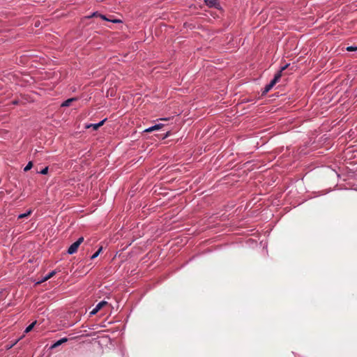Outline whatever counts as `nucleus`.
I'll list each match as a JSON object with an SVG mask.
<instances>
[{"instance_id": "nucleus-1", "label": "nucleus", "mask_w": 357, "mask_h": 357, "mask_svg": "<svg viewBox=\"0 0 357 357\" xmlns=\"http://www.w3.org/2000/svg\"><path fill=\"white\" fill-rule=\"evenodd\" d=\"M288 66H289V64H286L285 66L282 67L280 70L278 71L275 75L274 78L271 81V82L268 84H267L265 86L264 90L262 92V95L267 93L280 81V79L282 77V71L284 70L285 69H287Z\"/></svg>"}, {"instance_id": "nucleus-2", "label": "nucleus", "mask_w": 357, "mask_h": 357, "mask_svg": "<svg viewBox=\"0 0 357 357\" xmlns=\"http://www.w3.org/2000/svg\"><path fill=\"white\" fill-rule=\"evenodd\" d=\"M84 241V238L80 237L79 238L75 243H73L68 248V253L70 255H73L75 253L79 246L81 245V243Z\"/></svg>"}, {"instance_id": "nucleus-3", "label": "nucleus", "mask_w": 357, "mask_h": 357, "mask_svg": "<svg viewBox=\"0 0 357 357\" xmlns=\"http://www.w3.org/2000/svg\"><path fill=\"white\" fill-rule=\"evenodd\" d=\"M106 121V119L101 121L100 122H99L98 123H95V124H90L89 126H86L87 128H93V129L94 130H98L100 127H101L104 123Z\"/></svg>"}, {"instance_id": "nucleus-4", "label": "nucleus", "mask_w": 357, "mask_h": 357, "mask_svg": "<svg viewBox=\"0 0 357 357\" xmlns=\"http://www.w3.org/2000/svg\"><path fill=\"white\" fill-rule=\"evenodd\" d=\"M162 126H163V125L161 124V123L156 124V125H155L153 126H151V127L146 129L144 131L146 132H151L153 131L160 130Z\"/></svg>"}, {"instance_id": "nucleus-5", "label": "nucleus", "mask_w": 357, "mask_h": 357, "mask_svg": "<svg viewBox=\"0 0 357 357\" xmlns=\"http://www.w3.org/2000/svg\"><path fill=\"white\" fill-rule=\"evenodd\" d=\"M55 274H56V271H52V272L48 273L46 276H45L40 281L38 282L37 284H40L42 282H44L45 281H47V280H49L51 278H52Z\"/></svg>"}, {"instance_id": "nucleus-6", "label": "nucleus", "mask_w": 357, "mask_h": 357, "mask_svg": "<svg viewBox=\"0 0 357 357\" xmlns=\"http://www.w3.org/2000/svg\"><path fill=\"white\" fill-rule=\"evenodd\" d=\"M77 98H69L66 100H65L62 104H61V107H68L70 105V104L77 100Z\"/></svg>"}, {"instance_id": "nucleus-7", "label": "nucleus", "mask_w": 357, "mask_h": 357, "mask_svg": "<svg viewBox=\"0 0 357 357\" xmlns=\"http://www.w3.org/2000/svg\"><path fill=\"white\" fill-rule=\"evenodd\" d=\"M68 341V338L66 337H63L59 340H58L57 342H56L52 346V348H56L59 346H60L61 344L64 343V342H66Z\"/></svg>"}, {"instance_id": "nucleus-8", "label": "nucleus", "mask_w": 357, "mask_h": 357, "mask_svg": "<svg viewBox=\"0 0 357 357\" xmlns=\"http://www.w3.org/2000/svg\"><path fill=\"white\" fill-rule=\"evenodd\" d=\"M107 305L108 303L107 301H102L96 305V307L100 311L103 307Z\"/></svg>"}, {"instance_id": "nucleus-9", "label": "nucleus", "mask_w": 357, "mask_h": 357, "mask_svg": "<svg viewBox=\"0 0 357 357\" xmlns=\"http://www.w3.org/2000/svg\"><path fill=\"white\" fill-rule=\"evenodd\" d=\"M36 323V321H34V322H33L32 324H31L29 326H28L26 328V329H25V331H24V333H29V332L33 329V328L34 327V326H35Z\"/></svg>"}, {"instance_id": "nucleus-10", "label": "nucleus", "mask_w": 357, "mask_h": 357, "mask_svg": "<svg viewBox=\"0 0 357 357\" xmlns=\"http://www.w3.org/2000/svg\"><path fill=\"white\" fill-rule=\"evenodd\" d=\"M102 247H100L91 257V259H93L95 258H96L100 254V252H102Z\"/></svg>"}, {"instance_id": "nucleus-11", "label": "nucleus", "mask_w": 357, "mask_h": 357, "mask_svg": "<svg viewBox=\"0 0 357 357\" xmlns=\"http://www.w3.org/2000/svg\"><path fill=\"white\" fill-rule=\"evenodd\" d=\"M31 211H28L27 213H22V214H20L19 216H18V218L19 219H22V218H26V217H28L31 215Z\"/></svg>"}, {"instance_id": "nucleus-12", "label": "nucleus", "mask_w": 357, "mask_h": 357, "mask_svg": "<svg viewBox=\"0 0 357 357\" xmlns=\"http://www.w3.org/2000/svg\"><path fill=\"white\" fill-rule=\"evenodd\" d=\"M32 167H33L32 162H29L28 164L26 165V166L24 167V171L27 172V171L30 170L32 168Z\"/></svg>"}, {"instance_id": "nucleus-13", "label": "nucleus", "mask_w": 357, "mask_h": 357, "mask_svg": "<svg viewBox=\"0 0 357 357\" xmlns=\"http://www.w3.org/2000/svg\"><path fill=\"white\" fill-rule=\"evenodd\" d=\"M347 50L349 52L355 51V50H357V47L349 46V47H347Z\"/></svg>"}, {"instance_id": "nucleus-14", "label": "nucleus", "mask_w": 357, "mask_h": 357, "mask_svg": "<svg viewBox=\"0 0 357 357\" xmlns=\"http://www.w3.org/2000/svg\"><path fill=\"white\" fill-rule=\"evenodd\" d=\"M100 16L102 19L105 20H107V19L106 18V17L105 15H100V14H98L97 13H94L92 16Z\"/></svg>"}, {"instance_id": "nucleus-15", "label": "nucleus", "mask_w": 357, "mask_h": 357, "mask_svg": "<svg viewBox=\"0 0 357 357\" xmlns=\"http://www.w3.org/2000/svg\"><path fill=\"white\" fill-rule=\"evenodd\" d=\"M47 172H48V167H45L43 169H42V170L40 172V173L41 174H47Z\"/></svg>"}, {"instance_id": "nucleus-16", "label": "nucleus", "mask_w": 357, "mask_h": 357, "mask_svg": "<svg viewBox=\"0 0 357 357\" xmlns=\"http://www.w3.org/2000/svg\"><path fill=\"white\" fill-rule=\"evenodd\" d=\"M99 310L95 307L93 310L90 312V315H94L96 314Z\"/></svg>"}]
</instances>
